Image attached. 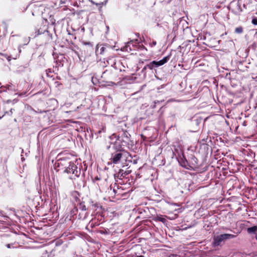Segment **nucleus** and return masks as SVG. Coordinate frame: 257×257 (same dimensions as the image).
<instances>
[{"label":"nucleus","instance_id":"1","mask_svg":"<svg viewBox=\"0 0 257 257\" xmlns=\"http://www.w3.org/2000/svg\"><path fill=\"white\" fill-rule=\"evenodd\" d=\"M236 237V235L229 233H224L214 236L213 237V245L214 247L218 246L221 245L222 242L226 240L234 238Z\"/></svg>","mask_w":257,"mask_h":257},{"label":"nucleus","instance_id":"2","mask_svg":"<svg viewBox=\"0 0 257 257\" xmlns=\"http://www.w3.org/2000/svg\"><path fill=\"white\" fill-rule=\"evenodd\" d=\"M64 172L71 173L72 176L70 178L73 179L74 177H78L80 175V169H78L77 166L74 163L70 162L69 167L65 169Z\"/></svg>","mask_w":257,"mask_h":257},{"label":"nucleus","instance_id":"3","mask_svg":"<svg viewBox=\"0 0 257 257\" xmlns=\"http://www.w3.org/2000/svg\"><path fill=\"white\" fill-rule=\"evenodd\" d=\"M106 47L104 45L97 44L96 47L95 53L96 55L100 54L102 55L104 54Z\"/></svg>","mask_w":257,"mask_h":257},{"label":"nucleus","instance_id":"4","mask_svg":"<svg viewBox=\"0 0 257 257\" xmlns=\"http://www.w3.org/2000/svg\"><path fill=\"white\" fill-rule=\"evenodd\" d=\"M130 173V171H124L123 170H119L118 172L114 175V177L121 179V177L124 178L126 175H128Z\"/></svg>","mask_w":257,"mask_h":257},{"label":"nucleus","instance_id":"5","mask_svg":"<svg viewBox=\"0 0 257 257\" xmlns=\"http://www.w3.org/2000/svg\"><path fill=\"white\" fill-rule=\"evenodd\" d=\"M169 58H170V56H168L165 57L164 58H163V59H162L159 61H155V67H158L159 66L164 65V64H165L166 63H167L168 61V60H169Z\"/></svg>","mask_w":257,"mask_h":257},{"label":"nucleus","instance_id":"6","mask_svg":"<svg viewBox=\"0 0 257 257\" xmlns=\"http://www.w3.org/2000/svg\"><path fill=\"white\" fill-rule=\"evenodd\" d=\"M122 157V154L118 153L114 154L111 158V160L114 164H117Z\"/></svg>","mask_w":257,"mask_h":257},{"label":"nucleus","instance_id":"7","mask_svg":"<svg viewBox=\"0 0 257 257\" xmlns=\"http://www.w3.org/2000/svg\"><path fill=\"white\" fill-rule=\"evenodd\" d=\"M88 225L91 227H94L96 226H98L99 225V223L97 222V220H96L95 218L92 219L89 222Z\"/></svg>","mask_w":257,"mask_h":257},{"label":"nucleus","instance_id":"8","mask_svg":"<svg viewBox=\"0 0 257 257\" xmlns=\"http://www.w3.org/2000/svg\"><path fill=\"white\" fill-rule=\"evenodd\" d=\"M247 231L249 234L255 233L257 232V226H253L248 228Z\"/></svg>","mask_w":257,"mask_h":257},{"label":"nucleus","instance_id":"9","mask_svg":"<svg viewBox=\"0 0 257 257\" xmlns=\"http://www.w3.org/2000/svg\"><path fill=\"white\" fill-rule=\"evenodd\" d=\"M155 220L156 221H161L164 223H165L167 221V220L165 218H164L163 216L161 215H157V216L155 217Z\"/></svg>","mask_w":257,"mask_h":257},{"label":"nucleus","instance_id":"10","mask_svg":"<svg viewBox=\"0 0 257 257\" xmlns=\"http://www.w3.org/2000/svg\"><path fill=\"white\" fill-rule=\"evenodd\" d=\"M155 61H153L152 62H150L149 64H148L145 68H148L151 70H152L155 67Z\"/></svg>","mask_w":257,"mask_h":257},{"label":"nucleus","instance_id":"11","mask_svg":"<svg viewBox=\"0 0 257 257\" xmlns=\"http://www.w3.org/2000/svg\"><path fill=\"white\" fill-rule=\"evenodd\" d=\"M243 32V28L242 27H238L235 28V32L238 34H241Z\"/></svg>","mask_w":257,"mask_h":257},{"label":"nucleus","instance_id":"12","mask_svg":"<svg viewBox=\"0 0 257 257\" xmlns=\"http://www.w3.org/2000/svg\"><path fill=\"white\" fill-rule=\"evenodd\" d=\"M80 209L83 211L86 210V207L85 205L82 203H81L80 204Z\"/></svg>","mask_w":257,"mask_h":257},{"label":"nucleus","instance_id":"13","mask_svg":"<svg viewBox=\"0 0 257 257\" xmlns=\"http://www.w3.org/2000/svg\"><path fill=\"white\" fill-rule=\"evenodd\" d=\"M99 232L101 234H108V230H100L99 231Z\"/></svg>","mask_w":257,"mask_h":257},{"label":"nucleus","instance_id":"14","mask_svg":"<svg viewBox=\"0 0 257 257\" xmlns=\"http://www.w3.org/2000/svg\"><path fill=\"white\" fill-rule=\"evenodd\" d=\"M253 38L254 40V44H255L257 43V31H255V33L253 35Z\"/></svg>","mask_w":257,"mask_h":257},{"label":"nucleus","instance_id":"15","mask_svg":"<svg viewBox=\"0 0 257 257\" xmlns=\"http://www.w3.org/2000/svg\"><path fill=\"white\" fill-rule=\"evenodd\" d=\"M251 23L252 24H253L254 25H257V18H253L252 20Z\"/></svg>","mask_w":257,"mask_h":257},{"label":"nucleus","instance_id":"16","mask_svg":"<svg viewBox=\"0 0 257 257\" xmlns=\"http://www.w3.org/2000/svg\"><path fill=\"white\" fill-rule=\"evenodd\" d=\"M42 257H49L48 253L47 251H45L43 253Z\"/></svg>","mask_w":257,"mask_h":257},{"label":"nucleus","instance_id":"17","mask_svg":"<svg viewBox=\"0 0 257 257\" xmlns=\"http://www.w3.org/2000/svg\"><path fill=\"white\" fill-rule=\"evenodd\" d=\"M84 44L85 45H88V46H89L91 48L93 46L92 44L90 42H84Z\"/></svg>","mask_w":257,"mask_h":257},{"label":"nucleus","instance_id":"18","mask_svg":"<svg viewBox=\"0 0 257 257\" xmlns=\"http://www.w3.org/2000/svg\"><path fill=\"white\" fill-rule=\"evenodd\" d=\"M91 3H92V4H95V5H96V6H101L102 5V4H103V3H95V2H94L93 1V0H91Z\"/></svg>","mask_w":257,"mask_h":257},{"label":"nucleus","instance_id":"19","mask_svg":"<svg viewBox=\"0 0 257 257\" xmlns=\"http://www.w3.org/2000/svg\"><path fill=\"white\" fill-rule=\"evenodd\" d=\"M156 44H157L156 42L154 41H153L152 43L150 44V45L152 47L156 46Z\"/></svg>","mask_w":257,"mask_h":257},{"label":"nucleus","instance_id":"20","mask_svg":"<svg viewBox=\"0 0 257 257\" xmlns=\"http://www.w3.org/2000/svg\"><path fill=\"white\" fill-rule=\"evenodd\" d=\"M97 185H98L99 187V189L101 190V189H103V187L102 186V184H98L97 183Z\"/></svg>","mask_w":257,"mask_h":257},{"label":"nucleus","instance_id":"21","mask_svg":"<svg viewBox=\"0 0 257 257\" xmlns=\"http://www.w3.org/2000/svg\"><path fill=\"white\" fill-rule=\"evenodd\" d=\"M5 87L7 88V89H10V87H11V85H7Z\"/></svg>","mask_w":257,"mask_h":257},{"label":"nucleus","instance_id":"22","mask_svg":"<svg viewBox=\"0 0 257 257\" xmlns=\"http://www.w3.org/2000/svg\"><path fill=\"white\" fill-rule=\"evenodd\" d=\"M102 183L104 185H107V182L105 179L102 181Z\"/></svg>","mask_w":257,"mask_h":257},{"label":"nucleus","instance_id":"23","mask_svg":"<svg viewBox=\"0 0 257 257\" xmlns=\"http://www.w3.org/2000/svg\"><path fill=\"white\" fill-rule=\"evenodd\" d=\"M132 43V41H130L129 42L127 43V45L126 46V48L130 46V45Z\"/></svg>","mask_w":257,"mask_h":257},{"label":"nucleus","instance_id":"24","mask_svg":"<svg viewBox=\"0 0 257 257\" xmlns=\"http://www.w3.org/2000/svg\"><path fill=\"white\" fill-rule=\"evenodd\" d=\"M11 245H12V244H7L6 245V246H7L8 248H10L11 247Z\"/></svg>","mask_w":257,"mask_h":257},{"label":"nucleus","instance_id":"25","mask_svg":"<svg viewBox=\"0 0 257 257\" xmlns=\"http://www.w3.org/2000/svg\"><path fill=\"white\" fill-rule=\"evenodd\" d=\"M42 34V32H40L39 30L38 31L37 35Z\"/></svg>","mask_w":257,"mask_h":257},{"label":"nucleus","instance_id":"26","mask_svg":"<svg viewBox=\"0 0 257 257\" xmlns=\"http://www.w3.org/2000/svg\"><path fill=\"white\" fill-rule=\"evenodd\" d=\"M95 180H99L100 179L98 177H96L95 178Z\"/></svg>","mask_w":257,"mask_h":257},{"label":"nucleus","instance_id":"27","mask_svg":"<svg viewBox=\"0 0 257 257\" xmlns=\"http://www.w3.org/2000/svg\"><path fill=\"white\" fill-rule=\"evenodd\" d=\"M14 36H15V35H11V38H11V39H12V38H13V37H14Z\"/></svg>","mask_w":257,"mask_h":257},{"label":"nucleus","instance_id":"28","mask_svg":"<svg viewBox=\"0 0 257 257\" xmlns=\"http://www.w3.org/2000/svg\"><path fill=\"white\" fill-rule=\"evenodd\" d=\"M30 41V38L29 37V39H28V43H29V42Z\"/></svg>","mask_w":257,"mask_h":257},{"label":"nucleus","instance_id":"29","mask_svg":"<svg viewBox=\"0 0 257 257\" xmlns=\"http://www.w3.org/2000/svg\"><path fill=\"white\" fill-rule=\"evenodd\" d=\"M11 112L12 113V109H11Z\"/></svg>","mask_w":257,"mask_h":257},{"label":"nucleus","instance_id":"30","mask_svg":"<svg viewBox=\"0 0 257 257\" xmlns=\"http://www.w3.org/2000/svg\"><path fill=\"white\" fill-rule=\"evenodd\" d=\"M256 240H257V237H256Z\"/></svg>","mask_w":257,"mask_h":257}]
</instances>
